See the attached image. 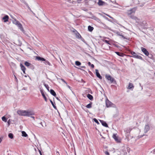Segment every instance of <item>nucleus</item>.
Wrapping results in <instances>:
<instances>
[{
    "mask_svg": "<svg viewBox=\"0 0 155 155\" xmlns=\"http://www.w3.org/2000/svg\"><path fill=\"white\" fill-rule=\"evenodd\" d=\"M135 10L134 8H133L128 10L127 12V15H130L132 13L135 12Z\"/></svg>",
    "mask_w": 155,
    "mask_h": 155,
    "instance_id": "nucleus-8",
    "label": "nucleus"
},
{
    "mask_svg": "<svg viewBox=\"0 0 155 155\" xmlns=\"http://www.w3.org/2000/svg\"><path fill=\"white\" fill-rule=\"evenodd\" d=\"M56 98L58 100V101H60V100L59 99V98H58V97H56Z\"/></svg>",
    "mask_w": 155,
    "mask_h": 155,
    "instance_id": "nucleus-51",
    "label": "nucleus"
},
{
    "mask_svg": "<svg viewBox=\"0 0 155 155\" xmlns=\"http://www.w3.org/2000/svg\"><path fill=\"white\" fill-rule=\"evenodd\" d=\"M81 67L83 68H85V67L84 66H81Z\"/></svg>",
    "mask_w": 155,
    "mask_h": 155,
    "instance_id": "nucleus-55",
    "label": "nucleus"
},
{
    "mask_svg": "<svg viewBox=\"0 0 155 155\" xmlns=\"http://www.w3.org/2000/svg\"><path fill=\"white\" fill-rule=\"evenodd\" d=\"M40 91L41 93L42 94V95L43 96V97L44 98L45 101L47 102V99L46 98V97L45 95V94H44L42 90L41 89H40Z\"/></svg>",
    "mask_w": 155,
    "mask_h": 155,
    "instance_id": "nucleus-11",
    "label": "nucleus"
},
{
    "mask_svg": "<svg viewBox=\"0 0 155 155\" xmlns=\"http://www.w3.org/2000/svg\"><path fill=\"white\" fill-rule=\"evenodd\" d=\"M97 4L99 6H102L105 5L106 4V3L105 2L101 0H99Z\"/></svg>",
    "mask_w": 155,
    "mask_h": 155,
    "instance_id": "nucleus-9",
    "label": "nucleus"
},
{
    "mask_svg": "<svg viewBox=\"0 0 155 155\" xmlns=\"http://www.w3.org/2000/svg\"><path fill=\"white\" fill-rule=\"evenodd\" d=\"M2 139L1 138H0V143L2 142Z\"/></svg>",
    "mask_w": 155,
    "mask_h": 155,
    "instance_id": "nucleus-53",
    "label": "nucleus"
},
{
    "mask_svg": "<svg viewBox=\"0 0 155 155\" xmlns=\"http://www.w3.org/2000/svg\"><path fill=\"white\" fill-rule=\"evenodd\" d=\"M37 126L38 127L41 128L42 127H46V125L45 122L44 121H42L38 122L37 124Z\"/></svg>",
    "mask_w": 155,
    "mask_h": 155,
    "instance_id": "nucleus-3",
    "label": "nucleus"
},
{
    "mask_svg": "<svg viewBox=\"0 0 155 155\" xmlns=\"http://www.w3.org/2000/svg\"><path fill=\"white\" fill-rule=\"evenodd\" d=\"M9 19V17L8 15H5L2 18V20H4V22H6L8 21Z\"/></svg>",
    "mask_w": 155,
    "mask_h": 155,
    "instance_id": "nucleus-10",
    "label": "nucleus"
},
{
    "mask_svg": "<svg viewBox=\"0 0 155 155\" xmlns=\"http://www.w3.org/2000/svg\"><path fill=\"white\" fill-rule=\"evenodd\" d=\"M45 62L44 63L45 64V65H48L50 66L51 65V63L48 61L45 60Z\"/></svg>",
    "mask_w": 155,
    "mask_h": 155,
    "instance_id": "nucleus-27",
    "label": "nucleus"
},
{
    "mask_svg": "<svg viewBox=\"0 0 155 155\" xmlns=\"http://www.w3.org/2000/svg\"><path fill=\"white\" fill-rule=\"evenodd\" d=\"M75 64L77 66H80L81 65V63L79 61H76L75 62Z\"/></svg>",
    "mask_w": 155,
    "mask_h": 155,
    "instance_id": "nucleus-35",
    "label": "nucleus"
},
{
    "mask_svg": "<svg viewBox=\"0 0 155 155\" xmlns=\"http://www.w3.org/2000/svg\"><path fill=\"white\" fill-rule=\"evenodd\" d=\"M117 134H113V137L115 140L116 141L119 142V140L118 139L117 137Z\"/></svg>",
    "mask_w": 155,
    "mask_h": 155,
    "instance_id": "nucleus-18",
    "label": "nucleus"
},
{
    "mask_svg": "<svg viewBox=\"0 0 155 155\" xmlns=\"http://www.w3.org/2000/svg\"><path fill=\"white\" fill-rule=\"evenodd\" d=\"M18 114L21 116H26V110H19L17 111Z\"/></svg>",
    "mask_w": 155,
    "mask_h": 155,
    "instance_id": "nucleus-4",
    "label": "nucleus"
},
{
    "mask_svg": "<svg viewBox=\"0 0 155 155\" xmlns=\"http://www.w3.org/2000/svg\"><path fill=\"white\" fill-rule=\"evenodd\" d=\"M14 76H15V80H16V81H18V79H17V78L14 75Z\"/></svg>",
    "mask_w": 155,
    "mask_h": 155,
    "instance_id": "nucleus-47",
    "label": "nucleus"
},
{
    "mask_svg": "<svg viewBox=\"0 0 155 155\" xmlns=\"http://www.w3.org/2000/svg\"><path fill=\"white\" fill-rule=\"evenodd\" d=\"M8 136L11 139H13V135L12 133H9L8 134Z\"/></svg>",
    "mask_w": 155,
    "mask_h": 155,
    "instance_id": "nucleus-31",
    "label": "nucleus"
},
{
    "mask_svg": "<svg viewBox=\"0 0 155 155\" xmlns=\"http://www.w3.org/2000/svg\"><path fill=\"white\" fill-rule=\"evenodd\" d=\"M17 25L18 26V27L20 29L21 31H24V29L22 27V25H21V24L20 23V22Z\"/></svg>",
    "mask_w": 155,
    "mask_h": 155,
    "instance_id": "nucleus-15",
    "label": "nucleus"
},
{
    "mask_svg": "<svg viewBox=\"0 0 155 155\" xmlns=\"http://www.w3.org/2000/svg\"><path fill=\"white\" fill-rule=\"evenodd\" d=\"M79 69H81L80 68H78Z\"/></svg>",
    "mask_w": 155,
    "mask_h": 155,
    "instance_id": "nucleus-59",
    "label": "nucleus"
},
{
    "mask_svg": "<svg viewBox=\"0 0 155 155\" xmlns=\"http://www.w3.org/2000/svg\"><path fill=\"white\" fill-rule=\"evenodd\" d=\"M25 65L27 67H28L30 66H32V65L29 62L27 61H26L25 62Z\"/></svg>",
    "mask_w": 155,
    "mask_h": 155,
    "instance_id": "nucleus-24",
    "label": "nucleus"
},
{
    "mask_svg": "<svg viewBox=\"0 0 155 155\" xmlns=\"http://www.w3.org/2000/svg\"><path fill=\"white\" fill-rule=\"evenodd\" d=\"M128 16L130 18H131L132 19H134L136 21L139 20L138 19L137 17L134 15H130Z\"/></svg>",
    "mask_w": 155,
    "mask_h": 155,
    "instance_id": "nucleus-17",
    "label": "nucleus"
},
{
    "mask_svg": "<svg viewBox=\"0 0 155 155\" xmlns=\"http://www.w3.org/2000/svg\"><path fill=\"white\" fill-rule=\"evenodd\" d=\"M61 80L64 83H65L66 84H67V83L63 79H61Z\"/></svg>",
    "mask_w": 155,
    "mask_h": 155,
    "instance_id": "nucleus-42",
    "label": "nucleus"
},
{
    "mask_svg": "<svg viewBox=\"0 0 155 155\" xmlns=\"http://www.w3.org/2000/svg\"><path fill=\"white\" fill-rule=\"evenodd\" d=\"M90 66H91V67L92 68H94V65L93 64H91Z\"/></svg>",
    "mask_w": 155,
    "mask_h": 155,
    "instance_id": "nucleus-44",
    "label": "nucleus"
},
{
    "mask_svg": "<svg viewBox=\"0 0 155 155\" xmlns=\"http://www.w3.org/2000/svg\"><path fill=\"white\" fill-rule=\"evenodd\" d=\"M103 25H104V28H107V29H110L106 25H104L103 24Z\"/></svg>",
    "mask_w": 155,
    "mask_h": 155,
    "instance_id": "nucleus-41",
    "label": "nucleus"
},
{
    "mask_svg": "<svg viewBox=\"0 0 155 155\" xmlns=\"http://www.w3.org/2000/svg\"><path fill=\"white\" fill-rule=\"evenodd\" d=\"M105 102L106 105L107 107H114L115 106V105L110 101L107 98Z\"/></svg>",
    "mask_w": 155,
    "mask_h": 155,
    "instance_id": "nucleus-2",
    "label": "nucleus"
},
{
    "mask_svg": "<svg viewBox=\"0 0 155 155\" xmlns=\"http://www.w3.org/2000/svg\"><path fill=\"white\" fill-rule=\"evenodd\" d=\"M77 33L76 34V37L77 38H79L81 37V36L78 32L77 31Z\"/></svg>",
    "mask_w": 155,
    "mask_h": 155,
    "instance_id": "nucleus-34",
    "label": "nucleus"
},
{
    "mask_svg": "<svg viewBox=\"0 0 155 155\" xmlns=\"http://www.w3.org/2000/svg\"><path fill=\"white\" fill-rule=\"evenodd\" d=\"M105 78L108 81H110V82L112 83L114 81V78L112 77L110 75H106Z\"/></svg>",
    "mask_w": 155,
    "mask_h": 155,
    "instance_id": "nucleus-6",
    "label": "nucleus"
},
{
    "mask_svg": "<svg viewBox=\"0 0 155 155\" xmlns=\"http://www.w3.org/2000/svg\"><path fill=\"white\" fill-rule=\"evenodd\" d=\"M22 71H23L24 73L25 74H26L25 72V70H22Z\"/></svg>",
    "mask_w": 155,
    "mask_h": 155,
    "instance_id": "nucleus-52",
    "label": "nucleus"
},
{
    "mask_svg": "<svg viewBox=\"0 0 155 155\" xmlns=\"http://www.w3.org/2000/svg\"><path fill=\"white\" fill-rule=\"evenodd\" d=\"M115 53L117 55H118L119 56H121V57H123L124 55V54L123 53H121V52H115Z\"/></svg>",
    "mask_w": 155,
    "mask_h": 155,
    "instance_id": "nucleus-25",
    "label": "nucleus"
},
{
    "mask_svg": "<svg viewBox=\"0 0 155 155\" xmlns=\"http://www.w3.org/2000/svg\"><path fill=\"white\" fill-rule=\"evenodd\" d=\"M88 29L89 31H92L93 30L94 28L93 27L89 25L88 27Z\"/></svg>",
    "mask_w": 155,
    "mask_h": 155,
    "instance_id": "nucleus-28",
    "label": "nucleus"
},
{
    "mask_svg": "<svg viewBox=\"0 0 155 155\" xmlns=\"http://www.w3.org/2000/svg\"><path fill=\"white\" fill-rule=\"evenodd\" d=\"M96 74L98 78L99 79H102V77L100 75V74L98 72V71L97 69L95 70Z\"/></svg>",
    "mask_w": 155,
    "mask_h": 155,
    "instance_id": "nucleus-13",
    "label": "nucleus"
},
{
    "mask_svg": "<svg viewBox=\"0 0 155 155\" xmlns=\"http://www.w3.org/2000/svg\"><path fill=\"white\" fill-rule=\"evenodd\" d=\"M141 49L142 51L146 55L148 56L149 55V53L146 48L142 47L141 48Z\"/></svg>",
    "mask_w": 155,
    "mask_h": 155,
    "instance_id": "nucleus-7",
    "label": "nucleus"
},
{
    "mask_svg": "<svg viewBox=\"0 0 155 155\" xmlns=\"http://www.w3.org/2000/svg\"><path fill=\"white\" fill-rule=\"evenodd\" d=\"M99 121L101 122V123L103 126L106 127H108V126L107 124L106 123V122L105 121L101 120H100Z\"/></svg>",
    "mask_w": 155,
    "mask_h": 155,
    "instance_id": "nucleus-14",
    "label": "nucleus"
},
{
    "mask_svg": "<svg viewBox=\"0 0 155 155\" xmlns=\"http://www.w3.org/2000/svg\"><path fill=\"white\" fill-rule=\"evenodd\" d=\"M22 136L24 137H27L28 136V135L24 131H22Z\"/></svg>",
    "mask_w": 155,
    "mask_h": 155,
    "instance_id": "nucleus-29",
    "label": "nucleus"
},
{
    "mask_svg": "<svg viewBox=\"0 0 155 155\" xmlns=\"http://www.w3.org/2000/svg\"><path fill=\"white\" fill-rule=\"evenodd\" d=\"M134 87V86L133 84L132 83H129L128 89H131L132 88H133Z\"/></svg>",
    "mask_w": 155,
    "mask_h": 155,
    "instance_id": "nucleus-22",
    "label": "nucleus"
},
{
    "mask_svg": "<svg viewBox=\"0 0 155 155\" xmlns=\"http://www.w3.org/2000/svg\"><path fill=\"white\" fill-rule=\"evenodd\" d=\"M92 103L91 102L88 104L86 106V107L88 108H91L92 107Z\"/></svg>",
    "mask_w": 155,
    "mask_h": 155,
    "instance_id": "nucleus-30",
    "label": "nucleus"
},
{
    "mask_svg": "<svg viewBox=\"0 0 155 155\" xmlns=\"http://www.w3.org/2000/svg\"><path fill=\"white\" fill-rule=\"evenodd\" d=\"M44 85L48 91H49V87L48 85V84H45V83H44Z\"/></svg>",
    "mask_w": 155,
    "mask_h": 155,
    "instance_id": "nucleus-32",
    "label": "nucleus"
},
{
    "mask_svg": "<svg viewBox=\"0 0 155 155\" xmlns=\"http://www.w3.org/2000/svg\"><path fill=\"white\" fill-rule=\"evenodd\" d=\"M87 97L91 100H93V97L90 94H88L87 95Z\"/></svg>",
    "mask_w": 155,
    "mask_h": 155,
    "instance_id": "nucleus-23",
    "label": "nucleus"
},
{
    "mask_svg": "<svg viewBox=\"0 0 155 155\" xmlns=\"http://www.w3.org/2000/svg\"><path fill=\"white\" fill-rule=\"evenodd\" d=\"M2 120L3 121L5 122H7V119L4 116H3L2 117Z\"/></svg>",
    "mask_w": 155,
    "mask_h": 155,
    "instance_id": "nucleus-36",
    "label": "nucleus"
},
{
    "mask_svg": "<svg viewBox=\"0 0 155 155\" xmlns=\"http://www.w3.org/2000/svg\"><path fill=\"white\" fill-rule=\"evenodd\" d=\"M93 120L97 124H99V123L98 121L96 119V118H94L93 119Z\"/></svg>",
    "mask_w": 155,
    "mask_h": 155,
    "instance_id": "nucleus-37",
    "label": "nucleus"
},
{
    "mask_svg": "<svg viewBox=\"0 0 155 155\" xmlns=\"http://www.w3.org/2000/svg\"><path fill=\"white\" fill-rule=\"evenodd\" d=\"M11 17L12 18V19H13V20H14V19H15V18H14L13 17V16H12V15H11Z\"/></svg>",
    "mask_w": 155,
    "mask_h": 155,
    "instance_id": "nucleus-54",
    "label": "nucleus"
},
{
    "mask_svg": "<svg viewBox=\"0 0 155 155\" xmlns=\"http://www.w3.org/2000/svg\"><path fill=\"white\" fill-rule=\"evenodd\" d=\"M106 15L107 16H108V17H109V18H111L113 19V18L112 17H111L110 15Z\"/></svg>",
    "mask_w": 155,
    "mask_h": 155,
    "instance_id": "nucleus-45",
    "label": "nucleus"
},
{
    "mask_svg": "<svg viewBox=\"0 0 155 155\" xmlns=\"http://www.w3.org/2000/svg\"><path fill=\"white\" fill-rule=\"evenodd\" d=\"M17 25L18 26V27L20 29L21 31H24V29L22 27V25H21V24L20 23V22Z\"/></svg>",
    "mask_w": 155,
    "mask_h": 155,
    "instance_id": "nucleus-16",
    "label": "nucleus"
},
{
    "mask_svg": "<svg viewBox=\"0 0 155 155\" xmlns=\"http://www.w3.org/2000/svg\"><path fill=\"white\" fill-rule=\"evenodd\" d=\"M50 101L51 103V104L52 105L53 107H54V108L55 109H56V107L54 105L53 101L51 99L50 100Z\"/></svg>",
    "mask_w": 155,
    "mask_h": 155,
    "instance_id": "nucleus-33",
    "label": "nucleus"
},
{
    "mask_svg": "<svg viewBox=\"0 0 155 155\" xmlns=\"http://www.w3.org/2000/svg\"><path fill=\"white\" fill-rule=\"evenodd\" d=\"M50 92L51 94L52 95H53V96H54V97H56V94L55 92V91H54V90H53L52 89H51V90H50Z\"/></svg>",
    "mask_w": 155,
    "mask_h": 155,
    "instance_id": "nucleus-20",
    "label": "nucleus"
},
{
    "mask_svg": "<svg viewBox=\"0 0 155 155\" xmlns=\"http://www.w3.org/2000/svg\"><path fill=\"white\" fill-rule=\"evenodd\" d=\"M130 54L132 55V56H130L131 57H134L141 60H143V58L140 55H139L137 54L135 52L131 51L130 52Z\"/></svg>",
    "mask_w": 155,
    "mask_h": 155,
    "instance_id": "nucleus-1",
    "label": "nucleus"
},
{
    "mask_svg": "<svg viewBox=\"0 0 155 155\" xmlns=\"http://www.w3.org/2000/svg\"><path fill=\"white\" fill-rule=\"evenodd\" d=\"M88 65H89V66H90L91 64V63L90 62H89L88 63Z\"/></svg>",
    "mask_w": 155,
    "mask_h": 155,
    "instance_id": "nucleus-50",
    "label": "nucleus"
},
{
    "mask_svg": "<svg viewBox=\"0 0 155 155\" xmlns=\"http://www.w3.org/2000/svg\"><path fill=\"white\" fill-rule=\"evenodd\" d=\"M21 2L24 3L27 6L28 5L27 3H26L25 1L24 0H20Z\"/></svg>",
    "mask_w": 155,
    "mask_h": 155,
    "instance_id": "nucleus-39",
    "label": "nucleus"
},
{
    "mask_svg": "<svg viewBox=\"0 0 155 155\" xmlns=\"http://www.w3.org/2000/svg\"><path fill=\"white\" fill-rule=\"evenodd\" d=\"M153 153L154 154H155V149H154V150H153Z\"/></svg>",
    "mask_w": 155,
    "mask_h": 155,
    "instance_id": "nucleus-57",
    "label": "nucleus"
},
{
    "mask_svg": "<svg viewBox=\"0 0 155 155\" xmlns=\"http://www.w3.org/2000/svg\"><path fill=\"white\" fill-rule=\"evenodd\" d=\"M36 59H37V60H38V61H45V58H41L39 56H37L36 57Z\"/></svg>",
    "mask_w": 155,
    "mask_h": 155,
    "instance_id": "nucleus-19",
    "label": "nucleus"
},
{
    "mask_svg": "<svg viewBox=\"0 0 155 155\" xmlns=\"http://www.w3.org/2000/svg\"><path fill=\"white\" fill-rule=\"evenodd\" d=\"M39 153L40 154V155H42V154L41 153V151L40 150H39Z\"/></svg>",
    "mask_w": 155,
    "mask_h": 155,
    "instance_id": "nucleus-48",
    "label": "nucleus"
},
{
    "mask_svg": "<svg viewBox=\"0 0 155 155\" xmlns=\"http://www.w3.org/2000/svg\"><path fill=\"white\" fill-rule=\"evenodd\" d=\"M68 87L69 88L70 87L68 85Z\"/></svg>",
    "mask_w": 155,
    "mask_h": 155,
    "instance_id": "nucleus-58",
    "label": "nucleus"
},
{
    "mask_svg": "<svg viewBox=\"0 0 155 155\" xmlns=\"http://www.w3.org/2000/svg\"><path fill=\"white\" fill-rule=\"evenodd\" d=\"M105 153L106 155H109V153L107 151H105Z\"/></svg>",
    "mask_w": 155,
    "mask_h": 155,
    "instance_id": "nucleus-43",
    "label": "nucleus"
},
{
    "mask_svg": "<svg viewBox=\"0 0 155 155\" xmlns=\"http://www.w3.org/2000/svg\"><path fill=\"white\" fill-rule=\"evenodd\" d=\"M26 116L30 117V116L34 115V112L31 110H26Z\"/></svg>",
    "mask_w": 155,
    "mask_h": 155,
    "instance_id": "nucleus-5",
    "label": "nucleus"
},
{
    "mask_svg": "<svg viewBox=\"0 0 155 155\" xmlns=\"http://www.w3.org/2000/svg\"><path fill=\"white\" fill-rule=\"evenodd\" d=\"M150 130V127L148 125H146L145 126L144 129V132L145 133H147Z\"/></svg>",
    "mask_w": 155,
    "mask_h": 155,
    "instance_id": "nucleus-12",
    "label": "nucleus"
},
{
    "mask_svg": "<svg viewBox=\"0 0 155 155\" xmlns=\"http://www.w3.org/2000/svg\"><path fill=\"white\" fill-rule=\"evenodd\" d=\"M92 18L96 19H97V18L96 16H94L92 17Z\"/></svg>",
    "mask_w": 155,
    "mask_h": 155,
    "instance_id": "nucleus-46",
    "label": "nucleus"
},
{
    "mask_svg": "<svg viewBox=\"0 0 155 155\" xmlns=\"http://www.w3.org/2000/svg\"><path fill=\"white\" fill-rule=\"evenodd\" d=\"M12 22L14 24L17 25L18 23H19V22L16 20V19H14V20H12Z\"/></svg>",
    "mask_w": 155,
    "mask_h": 155,
    "instance_id": "nucleus-21",
    "label": "nucleus"
},
{
    "mask_svg": "<svg viewBox=\"0 0 155 155\" xmlns=\"http://www.w3.org/2000/svg\"><path fill=\"white\" fill-rule=\"evenodd\" d=\"M20 66L21 67V70H25L26 68L22 64H20Z\"/></svg>",
    "mask_w": 155,
    "mask_h": 155,
    "instance_id": "nucleus-26",
    "label": "nucleus"
},
{
    "mask_svg": "<svg viewBox=\"0 0 155 155\" xmlns=\"http://www.w3.org/2000/svg\"><path fill=\"white\" fill-rule=\"evenodd\" d=\"M25 78H27V76L29 77V76L28 75H25L24 76Z\"/></svg>",
    "mask_w": 155,
    "mask_h": 155,
    "instance_id": "nucleus-49",
    "label": "nucleus"
},
{
    "mask_svg": "<svg viewBox=\"0 0 155 155\" xmlns=\"http://www.w3.org/2000/svg\"><path fill=\"white\" fill-rule=\"evenodd\" d=\"M120 36H121V37L123 38L124 39H127V38H126V37H124V35H123L120 34H118Z\"/></svg>",
    "mask_w": 155,
    "mask_h": 155,
    "instance_id": "nucleus-40",
    "label": "nucleus"
},
{
    "mask_svg": "<svg viewBox=\"0 0 155 155\" xmlns=\"http://www.w3.org/2000/svg\"><path fill=\"white\" fill-rule=\"evenodd\" d=\"M31 117L34 119L35 118V117L34 116H31Z\"/></svg>",
    "mask_w": 155,
    "mask_h": 155,
    "instance_id": "nucleus-56",
    "label": "nucleus"
},
{
    "mask_svg": "<svg viewBox=\"0 0 155 155\" xmlns=\"http://www.w3.org/2000/svg\"><path fill=\"white\" fill-rule=\"evenodd\" d=\"M103 41L106 43H107L108 44L110 45V41H107V40H103Z\"/></svg>",
    "mask_w": 155,
    "mask_h": 155,
    "instance_id": "nucleus-38",
    "label": "nucleus"
}]
</instances>
